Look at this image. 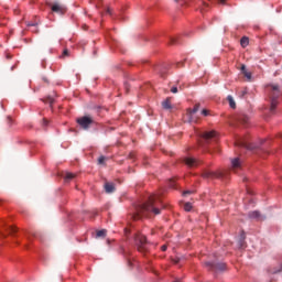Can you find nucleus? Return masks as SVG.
I'll return each instance as SVG.
<instances>
[{"instance_id": "nucleus-1", "label": "nucleus", "mask_w": 282, "mask_h": 282, "mask_svg": "<svg viewBox=\"0 0 282 282\" xmlns=\"http://www.w3.org/2000/svg\"><path fill=\"white\" fill-rule=\"evenodd\" d=\"M158 202H160V195L151 194L148 202L135 206V214L133 219H140V217H147V215L153 213L154 215H160V207H158Z\"/></svg>"}, {"instance_id": "nucleus-2", "label": "nucleus", "mask_w": 282, "mask_h": 282, "mask_svg": "<svg viewBox=\"0 0 282 282\" xmlns=\"http://www.w3.org/2000/svg\"><path fill=\"white\" fill-rule=\"evenodd\" d=\"M94 123L95 121H94V118L91 117L84 116L77 119V124H79V127L85 131H87V129H89V127H91V124Z\"/></svg>"}, {"instance_id": "nucleus-3", "label": "nucleus", "mask_w": 282, "mask_h": 282, "mask_svg": "<svg viewBox=\"0 0 282 282\" xmlns=\"http://www.w3.org/2000/svg\"><path fill=\"white\" fill-rule=\"evenodd\" d=\"M134 241L139 252H144V246H147V237L142 236V234H137L134 236Z\"/></svg>"}, {"instance_id": "nucleus-4", "label": "nucleus", "mask_w": 282, "mask_h": 282, "mask_svg": "<svg viewBox=\"0 0 282 282\" xmlns=\"http://www.w3.org/2000/svg\"><path fill=\"white\" fill-rule=\"evenodd\" d=\"M202 176L204 177V180H217L219 177H224V173L223 172H214L210 170H205L202 174Z\"/></svg>"}, {"instance_id": "nucleus-5", "label": "nucleus", "mask_w": 282, "mask_h": 282, "mask_svg": "<svg viewBox=\"0 0 282 282\" xmlns=\"http://www.w3.org/2000/svg\"><path fill=\"white\" fill-rule=\"evenodd\" d=\"M52 12L56 14H65L67 12V7L61 2H54L50 4Z\"/></svg>"}, {"instance_id": "nucleus-6", "label": "nucleus", "mask_w": 282, "mask_h": 282, "mask_svg": "<svg viewBox=\"0 0 282 282\" xmlns=\"http://www.w3.org/2000/svg\"><path fill=\"white\" fill-rule=\"evenodd\" d=\"M272 89H273V97L271 98L270 111L271 113H274V109H276V105H279V101L276 100V98H279V87L272 86Z\"/></svg>"}, {"instance_id": "nucleus-7", "label": "nucleus", "mask_w": 282, "mask_h": 282, "mask_svg": "<svg viewBox=\"0 0 282 282\" xmlns=\"http://www.w3.org/2000/svg\"><path fill=\"white\" fill-rule=\"evenodd\" d=\"M205 265L208 270H214L215 272H224L226 270V263L206 262Z\"/></svg>"}, {"instance_id": "nucleus-8", "label": "nucleus", "mask_w": 282, "mask_h": 282, "mask_svg": "<svg viewBox=\"0 0 282 282\" xmlns=\"http://www.w3.org/2000/svg\"><path fill=\"white\" fill-rule=\"evenodd\" d=\"M184 163L186 164V166H188L189 169H195V166H199V161H197V159L195 158H185Z\"/></svg>"}, {"instance_id": "nucleus-9", "label": "nucleus", "mask_w": 282, "mask_h": 282, "mask_svg": "<svg viewBox=\"0 0 282 282\" xmlns=\"http://www.w3.org/2000/svg\"><path fill=\"white\" fill-rule=\"evenodd\" d=\"M248 217L250 219H256L257 221H263V219H265V216L261 215L258 210L249 212Z\"/></svg>"}, {"instance_id": "nucleus-10", "label": "nucleus", "mask_w": 282, "mask_h": 282, "mask_svg": "<svg viewBox=\"0 0 282 282\" xmlns=\"http://www.w3.org/2000/svg\"><path fill=\"white\" fill-rule=\"evenodd\" d=\"M106 193L111 194L116 192V184L106 182L104 185Z\"/></svg>"}, {"instance_id": "nucleus-11", "label": "nucleus", "mask_w": 282, "mask_h": 282, "mask_svg": "<svg viewBox=\"0 0 282 282\" xmlns=\"http://www.w3.org/2000/svg\"><path fill=\"white\" fill-rule=\"evenodd\" d=\"M199 111V104H196L193 109H188L189 122H195L193 119L194 113Z\"/></svg>"}, {"instance_id": "nucleus-12", "label": "nucleus", "mask_w": 282, "mask_h": 282, "mask_svg": "<svg viewBox=\"0 0 282 282\" xmlns=\"http://www.w3.org/2000/svg\"><path fill=\"white\" fill-rule=\"evenodd\" d=\"M215 135H217V132H215V131L200 133V138H203V140H213V138H215Z\"/></svg>"}, {"instance_id": "nucleus-13", "label": "nucleus", "mask_w": 282, "mask_h": 282, "mask_svg": "<svg viewBox=\"0 0 282 282\" xmlns=\"http://www.w3.org/2000/svg\"><path fill=\"white\" fill-rule=\"evenodd\" d=\"M239 169H241V161L239 160V158L232 159L231 160V170L239 171Z\"/></svg>"}, {"instance_id": "nucleus-14", "label": "nucleus", "mask_w": 282, "mask_h": 282, "mask_svg": "<svg viewBox=\"0 0 282 282\" xmlns=\"http://www.w3.org/2000/svg\"><path fill=\"white\" fill-rule=\"evenodd\" d=\"M28 28H31V32H34L35 34H39V23L37 22H29Z\"/></svg>"}, {"instance_id": "nucleus-15", "label": "nucleus", "mask_w": 282, "mask_h": 282, "mask_svg": "<svg viewBox=\"0 0 282 282\" xmlns=\"http://www.w3.org/2000/svg\"><path fill=\"white\" fill-rule=\"evenodd\" d=\"M241 72L246 78H248L249 80H252V73L248 72V69L246 68V65H241Z\"/></svg>"}, {"instance_id": "nucleus-16", "label": "nucleus", "mask_w": 282, "mask_h": 282, "mask_svg": "<svg viewBox=\"0 0 282 282\" xmlns=\"http://www.w3.org/2000/svg\"><path fill=\"white\" fill-rule=\"evenodd\" d=\"M74 177H76V174H74L72 172H66L64 175V182H72V180H74Z\"/></svg>"}, {"instance_id": "nucleus-17", "label": "nucleus", "mask_w": 282, "mask_h": 282, "mask_svg": "<svg viewBox=\"0 0 282 282\" xmlns=\"http://www.w3.org/2000/svg\"><path fill=\"white\" fill-rule=\"evenodd\" d=\"M227 100H228L229 106H230L231 109H237V104L235 102V99L232 98V96L229 95L227 97Z\"/></svg>"}, {"instance_id": "nucleus-18", "label": "nucleus", "mask_w": 282, "mask_h": 282, "mask_svg": "<svg viewBox=\"0 0 282 282\" xmlns=\"http://www.w3.org/2000/svg\"><path fill=\"white\" fill-rule=\"evenodd\" d=\"M250 43V40L247 37V36H243L241 40H240V45L241 47H248Z\"/></svg>"}, {"instance_id": "nucleus-19", "label": "nucleus", "mask_w": 282, "mask_h": 282, "mask_svg": "<svg viewBox=\"0 0 282 282\" xmlns=\"http://www.w3.org/2000/svg\"><path fill=\"white\" fill-rule=\"evenodd\" d=\"M163 109H172L171 99H166L162 102Z\"/></svg>"}, {"instance_id": "nucleus-20", "label": "nucleus", "mask_w": 282, "mask_h": 282, "mask_svg": "<svg viewBox=\"0 0 282 282\" xmlns=\"http://www.w3.org/2000/svg\"><path fill=\"white\" fill-rule=\"evenodd\" d=\"M210 6L206 1H202L200 12H206Z\"/></svg>"}, {"instance_id": "nucleus-21", "label": "nucleus", "mask_w": 282, "mask_h": 282, "mask_svg": "<svg viewBox=\"0 0 282 282\" xmlns=\"http://www.w3.org/2000/svg\"><path fill=\"white\" fill-rule=\"evenodd\" d=\"M184 210H186V213H191V210H193V205L191 203H185Z\"/></svg>"}, {"instance_id": "nucleus-22", "label": "nucleus", "mask_w": 282, "mask_h": 282, "mask_svg": "<svg viewBox=\"0 0 282 282\" xmlns=\"http://www.w3.org/2000/svg\"><path fill=\"white\" fill-rule=\"evenodd\" d=\"M97 237H107V231L105 229L98 230L97 231Z\"/></svg>"}, {"instance_id": "nucleus-23", "label": "nucleus", "mask_w": 282, "mask_h": 282, "mask_svg": "<svg viewBox=\"0 0 282 282\" xmlns=\"http://www.w3.org/2000/svg\"><path fill=\"white\" fill-rule=\"evenodd\" d=\"M246 237H242V239L239 240V248H245L246 246V241H245Z\"/></svg>"}, {"instance_id": "nucleus-24", "label": "nucleus", "mask_w": 282, "mask_h": 282, "mask_svg": "<svg viewBox=\"0 0 282 282\" xmlns=\"http://www.w3.org/2000/svg\"><path fill=\"white\" fill-rule=\"evenodd\" d=\"M107 160V158H105V156H100L99 159H98V164H105V161Z\"/></svg>"}, {"instance_id": "nucleus-25", "label": "nucleus", "mask_w": 282, "mask_h": 282, "mask_svg": "<svg viewBox=\"0 0 282 282\" xmlns=\"http://www.w3.org/2000/svg\"><path fill=\"white\" fill-rule=\"evenodd\" d=\"M106 14H109V17H111L113 14V10H111V8H107L106 9Z\"/></svg>"}, {"instance_id": "nucleus-26", "label": "nucleus", "mask_w": 282, "mask_h": 282, "mask_svg": "<svg viewBox=\"0 0 282 282\" xmlns=\"http://www.w3.org/2000/svg\"><path fill=\"white\" fill-rule=\"evenodd\" d=\"M246 94H248V90L247 89H243L239 93V97L240 98H243V96H246Z\"/></svg>"}, {"instance_id": "nucleus-27", "label": "nucleus", "mask_w": 282, "mask_h": 282, "mask_svg": "<svg viewBox=\"0 0 282 282\" xmlns=\"http://www.w3.org/2000/svg\"><path fill=\"white\" fill-rule=\"evenodd\" d=\"M170 186L171 188H175V178L170 180Z\"/></svg>"}, {"instance_id": "nucleus-28", "label": "nucleus", "mask_w": 282, "mask_h": 282, "mask_svg": "<svg viewBox=\"0 0 282 282\" xmlns=\"http://www.w3.org/2000/svg\"><path fill=\"white\" fill-rule=\"evenodd\" d=\"M8 231L10 232V235H12V234L17 232V228H14V227H9V228H8Z\"/></svg>"}, {"instance_id": "nucleus-29", "label": "nucleus", "mask_w": 282, "mask_h": 282, "mask_svg": "<svg viewBox=\"0 0 282 282\" xmlns=\"http://www.w3.org/2000/svg\"><path fill=\"white\" fill-rule=\"evenodd\" d=\"M202 116H209V110H207V109H203L202 110Z\"/></svg>"}, {"instance_id": "nucleus-30", "label": "nucleus", "mask_w": 282, "mask_h": 282, "mask_svg": "<svg viewBox=\"0 0 282 282\" xmlns=\"http://www.w3.org/2000/svg\"><path fill=\"white\" fill-rule=\"evenodd\" d=\"M46 102H48V105H54V98L50 97Z\"/></svg>"}, {"instance_id": "nucleus-31", "label": "nucleus", "mask_w": 282, "mask_h": 282, "mask_svg": "<svg viewBox=\"0 0 282 282\" xmlns=\"http://www.w3.org/2000/svg\"><path fill=\"white\" fill-rule=\"evenodd\" d=\"M171 93H172V94H177V87H176V86L172 87V88H171Z\"/></svg>"}, {"instance_id": "nucleus-32", "label": "nucleus", "mask_w": 282, "mask_h": 282, "mask_svg": "<svg viewBox=\"0 0 282 282\" xmlns=\"http://www.w3.org/2000/svg\"><path fill=\"white\" fill-rule=\"evenodd\" d=\"M191 194H193V191H185V192H183L184 197H186V195H191Z\"/></svg>"}, {"instance_id": "nucleus-33", "label": "nucleus", "mask_w": 282, "mask_h": 282, "mask_svg": "<svg viewBox=\"0 0 282 282\" xmlns=\"http://www.w3.org/2000/svg\"><path fill=\"white\" fill-rule=\"evenodd\" d=\"M63 56H69V51L68 50H64Z\"/></svg>"}, {"instance_id": "nucleus-34", "label": "nucleus", "mask_w": 282, "mask_h": 282, "mask_svg": "<svg viewBox=\"0 0 282 282\" xmlns=\"http://www.w3.org/2000/svg\"><path fill=\"white\" fill-rule=\"evenodd\" d=\"M166 245H163L162 247H161V250H162V252H166Z\"/></svg>"}, {"instance_id": "nucleus-35", "label": "nucleus", "mask_w": 282, "mask_h": 282, "mask_svg": "<svg viewBox=\"0 0 282 282\" xmlns=\"http://www.w3.org/2000/svg\"><path fill=\"white\" fill-rule=\"evenodd\" d=\"M218 3H220L221 6H226V0H218Z\"/></svg>"}, {"instance_id": "nucleus-36", "label": "nucleus", "mask_w": 282, "mask_h": 282, "mask_svg": "<svg viewBox=\"0 0 282 282\" xmlns=\"http://www.w3.org/2000/svg\"><path fill=\"white\" fill-rule=\"evenodd\" d=\"M242 147H245L246 149H254V148H252L251 145L243 144V143H242Z\"/></svg>"}, {"instance_id": "nucleus-37", "label": "nucleus", "mask_w": 282, "mask_h": 282, "mask_svg": "<svg viewBox=\"0 0 282 282\" xmlns=\"http://www.w3.org/2000/svg\"><path fill=\"white\" fill-rule=\"evenodd\" d=\"M43 124H47V120L46 119L43 120Z\"/></svg>"}, {"instance_id": "nucleus-38", "label": "nucleus", "mask_w": 282, "mask_h": 282, "mask_svg": "<svg viewBox=\"0 0 282 282\" xmlns=\"http://www.w3.org/2000/svg\"><path fill=\"white\" fill-rule=\"evenodd\" d=\"M174 263H180V259H177V260H174Z\"/></svg>"}, {"instance_id": "nucleus-39", "label": "nucleus", "mask_w": 282, "mask_h": 282, "mask_svg": "<svg viewBox=\"0 0 282 282\" xmlns=\"http://www.w3.org/2000/svg\"><path fill=\"white\" fill-rule=\"evenodd\" d=\"M180 65H184V63H182V62H181V63H178V64H177V67H180Z\"/></svg>"}, {"instance_id": "nucleus-40", "label": "nucleus", "mask_w": 282, "mask_h": 282, "mask_svg": "<svg viewBox=\"0 0 282 282\" xmlns=\"http://www.w3.org/2000/svg\"><path fill=\"white\" fill-rule=\"evenodd\" d=\"M276 272H281V270H278V271H273V274H276Z\"/></svg>"}, {"instance_id": "nucleus-41", "label": "nucleus", "mask_w": 282, "mask_h": 282, "mask_svg": "<svg viewBox=\"0 0 282 282\" xmlns=\"http://www.w3.org/2000/svg\"><path fill=\"white\" fill-rule=\"evenodd\" d=\"M209 1L213 3L214 0H209Z\"/></svg>"}]
</instances>
